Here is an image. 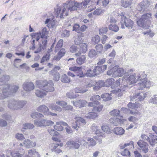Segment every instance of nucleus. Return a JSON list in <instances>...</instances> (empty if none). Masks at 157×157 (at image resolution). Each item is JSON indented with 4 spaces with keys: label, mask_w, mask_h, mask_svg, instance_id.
Wrapping results in <instances>:
<instances>
[{
    "label": "nucleus",
    "mask_w": 157,
    "mask_h": 157,
    "mask_svg": "<svg viewBox=\"0 0 157 157\" xmlns=\"http://www.w3.org/2000/svg\"><path fill=\"white\" fill-rule=\"evenodd\" d=\"M125 73V72L122 68H120L118 66H115L113 68L107 72V74L109 75H112V77L115 78L117 77H121Z\"/></svg>",
    "instance_id": "obj_6"
},
{
    "label": "nucleus",
    "mask_w": 157,
    "mask_h": 157,
    "mask_svg": "<svg viewBox=\"0 0 157 157\" xmlns=\"http://www.w3.org/2000/svg\"><path fill=\"white\" fill-rule=\"evenodd\" d=\"M48 34V32L47 31L46 28L45 27L42 30V33L39 32L37 33H35L34 35L32 36L33 38H36V41H37L39 40L40 36L42 38V41H43L44 40H47V39Z\"/></svg>",
    "instance_id": "obj_9"
},
{
    "label": "nucleus",
    "mask_w": 157,
    "mask_h": 157,
    "mask_svg": "<svg viewBox=\"0 0 157 157\" xmlns=\"http://www.w3.org/2000/svg\"><path fill=\"white\" fill-rule=\"evenodd\" d=\"M54 124V122L52 121L44 119V126H51Z\"/></svg>",
    "instance_id": "obj_51"
},
{
    "label": "nucleus",
    "mask_w": 157,
    "mask_h": 157,
    "mask_svg": "<svg viewBox=\"0 0 157 157\" xmlns=\"http://www.w3.org/2000/svg\"><path fill=\"white\" fill-rule=\"evenodd\" d=\"M35 82L38 87H43L47 94L48 92H52L54 90V85L52 81L48 82L46 80L37 81Z\"/></svg>",
    "instance_id": "obj_4"
},
{
    "label": "nucleus",
    "mask_w": 157,
    "mask_h": 157,
    "mask_svg": "<svg viewBox=\"0 0 157 157\" xmlns=\"http://www.w3.org/2000/svg\"><path fill=\"white\" fill-rule=\"evenodd\" d=\"M104 85L105 84L104 81H99L98 82H96L95 84V86L93 87V89L94 90H98Z\"/></svg>",
    "instance_id": "obj_35"
},
{
    "label": "nucleus",
    "mask_w": 157,
    "mask_h": 157,
    "mask_svg": "<svg viewBox=\"0 0 157 157\" xmlns=\"http://www.w3.org/2000/svg\"><path fill=\"white\" fill-rule=\"evenodd\" d=\"M22 154H21L17 151H8L6 157H22Z\"/></svg>",
    "instance_id": "obj_27"
},
{
    "label": "nucleus",
    "mask_w": 157,
    "mask_h": 157,
    "mask_svg": "<svg viewBox=\"0 0 157 157\" xmlns=\"http://www.w3.org/2000/svg\"><path fill=\"white\" fill-rule=\"evenodd\" d=\"M113 133L117 135L120 136L123 135L125 132L124 130L121 127H116L113 130Z\"/></svg>",
    "instance_id": "obj_24"
},
{
    "label": "nucleus",
    "mask_w": 157,
    "mask_h": 157,
    "mask_svg": "<svg viewBox=\"0 0 157 157\" xmlns=\"http://www.w3.org/2000/svg\"><path fill=\"white\" fill-rule=\"evenodd\" d=\"M49 73L51 75H54L53 80L56 81H58L60 78L59 73L55 70H53L49 72Z\"/></svg>",
    "instance_id": "obj_32"
},
{
    "label": "nucleus",
    "mask_w": 157,
    "mask_h": 157,
    "mask_svg": "<svg viewBox=\"0 0 157 157\" xmlns=\"http://www.w3.org/2000/svg\"><path fill=\"white\" fill-rule=\"evenodd\" d=\"M59 123V122H56V124L54 126V128L57 131H62L63 130V128L60 124H58Z\"/></svg>",
    "instance_id": "obj_54"
},
{
    "label": "nucleus",
    "mask_w": 157,
    "mask_h": 157,
    "mask_svg": "<svg viewBox=\"0 0 157 157\" xmlns=\"http://www.w3.org/2000/svg\"><path fill=\"white\" fill-rule=\"evenodd\" d=\"M63 40L62 39L60 40L58 42L55 49V52H56L62 46Z\"/></svg>",
    "instance_id": "obj_45"
},
{
    "label": "nucleus",
    "mask_w": 157,
    "mask_h": 157,
    "mask_svg": "<svg viewBox=\"0 0 157 157\" xmlns=\"http://www.w3.org/2000/svg\"><path fill=\"white\" fill-rule=\"evenodd\" d=\"M107 65L101 66H97L94 69L96 75L99 74L103 72L107 68Z\"/></svg>",
    "instance_id": "obj_22"
},
{
    "label": "nucleus",
    "mask_w": 157,
    "mask_h": 157,
    "mask_svg": "<svg viewBox=\"0 0 157 157\" xmlns=\"http://www.w3.org/2000/svg\"><path fill=\"white\" fill-rule=\"evenodd\" d=\"M111 94H115L118 96H121L122 94V91L120 89H117L111 91Z\"/></svg>",
    "instance_id": "obj_41"
},
{
    "label": "nucleus",
    "mask_w": 157,
    "mask_h": 157,
    "mask_svg": "<svg viewBox=\"0 0 157 157\" xmlns=\"http://www.w3.org/2000/svg\"><path fill=\"white\" fill-rule=\"evenodd\" d=\"M87 143H89L90 146H94L96 144V142L95 140L91 138H87Z\"/></svg>",
    "instance_id": "obj_58"
},
{
    "label": "nucleus",
    "mask_w": 157,
    "mask_h": 157,
    "mask_svg": "<svg viewBox=\"0 0 157 157\" xmlns=\"http://www.w3.org/2000/svg\"><path fill=\"white\" fill-rule=\"evenodd\" d=\"M67 2L70 12L76 10L77 8L80 9L83 7L82 4V2L80 3L77 2H74L71 1Z\"/></svg>",
    "instance_id": "obj_12"
},
{
    "label": "nucleus",
    "mask_w": 157,
    "mask_h": 157,
    "mask_svg": "<svg viewBox=\"0 0 157 157\" xmlns=\"http://www.w3.org/2000/svg\"><path fill=\"white\" fill-rule=\"evenodd\" d=\"M36 110L39 112L43 113L44 115H46L47 113L49 111L48 108L44 105L39 106Z\"/></svg>",
    "instance_id": "obj_25"
},
{
    "label": "nucleus",
    "mask_w": 157,
    "mask_h": 157,
    "mask_svg": "<svg viewBox=\"0 0 157 157\" xmlns=\"http://www.w3.org/2000/svg\"><path fill=\"white\" fill-rule=\"evenodd\" d=\"M125 146L128 147L127 149L129 150H131L134 148L133 142V141H130L129 143L124 144Z\"/></svg>",
    "instance_id": "obj_62"
},
{
    "label": "nucleus",
    "mask_w": 157,
    "mask_h": 157,
    "mask_svg": "<svg viewBox=\"0 0 157 157\" xmlns=\"http://www.w3.org/2000/svg\"><path fill=\"white\" fill-rule=\"evenodd\" d=\"M48 131L49 134L53 136H57L58 134V133L57 132L52 128H49L48 130Z\"/></svg>",
    "instance_id": "obj_59"
},
{
    "label": "nucleus",
    "mask_w": 157,
    "mask_h": 157,
    "mask_svg": "<svg viewBox=\"0 0 157 157\" xmlns=\"http://www.w3.org/2000/svg\"><path fill=\"white\" fill-rule=\"evenodd\" d=\"M77 76H79V77H82L85 76V74L83 73L82 71V67H80L76 72Z\"/></svg>",
    "instance_id": "obj_52"
},
{
    "label": "nucleus",
    "mask_w": 157,
    "mask_h": 157,
    "mask_svg": "<svg viewBox=\"0 0 157 157\" xmlns=\"http://www.w3.org/2000/svg\"><path fill=\"white\" fill-rule=\"evenodd\" d=\"M86 60V56L83 55L78 57L76 59L77 63L79 65H81L85 63Z\"/></svg>",
    "instance_id": "obj_34"
},
{
    "label": "nucleus",
    "mask_w": 157,
    "mask_h": 157,
    "mask_svg": "<svg viewBox=\"0 0 157 157\" xmlns=\"http://www.w3.org/2000/svg\"><path fill=\"white\" fill-rule=\"evenodd\" d=\"M103 46L101 44H98L95 46L96 50L98 53H101L103 51Z\"/></svg>",
    "instance_id": "obj_53"
},
{
    "label": "nucleus",
    "mask_w": 157,
    "mask_h": 157,
    "mask_svg": "<svg viewBox=\"0 0 157 157\" xmlns=\"http://www.w3.org/2000/svg\"><path fill=\"white\" fill-rule=\"evenodd\" d=\"M85 74V76H86L88 77H93L96 75V74L94 70H92L91 69L87 70Z\"/></svg>",
    "instance_id": "obj_39"
},
{
    "label": "nucleus",
    "mask_w": 157,
    "mask_h": 157,
    "mask_svg": "<svg viewBox=\"0 0 157 157\" xmlns=\"http://www.w3.org/2000/svg\"><path fill=\"white\" fill-rule=\"evenodd\" d=\"M120 111L119 110L114 109L110 111L109 113L110 114L113 116L116 117H120L119 114Z\"/></svg>",
    "instance_id": "obj_46"
},
{
    "label": "nucleus",
    "mask_w": 157,
    "mask_h": 157,
    "mask_svg": "<svg viewBox=\"0 0 157 157\" xmlns=\"http://www.w3.org/2000/svg\"><path fill=\"white\" fill-rule=\"evenodd\" d=\"M78 48L75 45H73L70 48V51L72 53H75L78 51Z\"/></svg>",
    "instance_id": "obj_64"
},
{
    "label": "nucleus",
    "mask_w": 157,
    "mask_h": 157,
    "mask_svg": "<svg viewBox=\"0 0 157 157\" xmlns=\"http://www.w3.org/2000/svg\"><path fill=\"white\" fill-rule=\"evenodd\" d=\"M39 89L35 90V95L38 98H43L46 96L47 94L43 87H39Z\"/></svg>",
    "instance_id": "obj_17"
},
{
    "label": "nucleus",
    "mask_w": 157,
    "mask_h": 157,
    "mask_svg": "<svg viewBox=\"0 0 157 157\" xmlns=\"http://www.w3.org/2000/svg\"><path fill=\"white\" fill-rule=\"evenodd\" d=\"M93 106L94 107V108L92 111L98 112H99L101 111L103 108V106L101 105H100L99 102L98 104H95L94 106Z\"/></svg>",
    "instance_id": "obj_42"
},
{
    "label": "nucleus",
    "mask_w": 157,
    "mask_h": 157,
    "mask_svg": "<svg viewBox=\"0 0 157 157\" xmlns=\"http://www.w3.org/2000/svg\"><path fill=\"white\" fill-rule=\"evenodd\" d=\"M101 129L104 132L108 133H110L111 130L109 126L107 124H103L101 126Z\"/></svg>",
    "instance_id": "obj_38"
},
{
    "label": "nucleus",
    "mask_w": 157,
    "mask_h": 157,
    "mask_svg": "<svg viewBox=\"0 0 157 157\" xmlns=\"http://www.w3.org/2000/svg\"><path fill=\"white\" fill-rule=\"evenodd\" d=\"M91 129L93 131L95 132V133L97 135V136H94L95 139L98 140L99 142L101 143L102 139L101 137H105V134L101 132L100 129H98L97 126L94 124L91 126Z\"/></svg>",
    "instance_id": "obj_10"
},
{
    "label": "nucleus",
    "mask_w": 157,
    "mask_h": 157,
    "mask_svg": "<svg viewBox=\"0 0 157 157\" xmlns=\"http://www.w3.org/2000/svg\"><path fill=\"white\" fill-rule=\"evenodd\" d=\"M151 85L150 81L146 78H144L138 83V88L139 90H142L145 88H149Z\"/></svg>",
    "instance_id": "obj_13"
},
{
    "label": "nucleus",
    "mask_w": 157,
    "mask_h": 157,
    "mask_svg": "<svg viewBox=\"0 0 157 157\" xmlns=\"http://www.w3.org/2000/svg\"><path fill=\"white\" fill-rule=\"evenodd\" d=\"M137 144L141 149L143 147L145 146L146 145H147V142L144 141L143 140H140L137 142Z\"/></svg>",
    "instance_id": "obj_61"
},
{
    "label": "nucleus",
    "mask_w": 157,
    "mask_h": 157,
    "mask_svg": "<svg viewBox=\"0 0 157 157\" xmlns=\"http://www.w3.org/2000/svg\"><path fill=\"white\" fill-rule=\"evenodd\" d=\"M34 124L37 127H44V119H36L34 121Z\"/></svg>",
    "instance_id": "obj_36"
},
{
    "label": "nucleus",
    "mask_w": 157,
    "mask_h": 157,
    "mask_svg": "<svg viewBox=\"0 0 157 157\" xmlns=\"http://www.w3.org/2000/svg\"><path fill=\"white\" fill-rule=\"evenodd\" d=\"M136 74L137 76V78L139 80L140 79L141 80L143 79V78H146L147 76L145 74L144 72V71H141L139 73H137Z\"/></svg>",
    "instance_id": "obj_50"
},
{
    "label": "nucleus",
    "mask_w": 157,
    "mask_h": 157,
    "mask_svg": "<svg viewBox=\"0 0 157 157\" xmlns=\"http://www.w3.org/2000/svg\"><path fill=\"white\" fill-rule=\"evenodd\" d=\"M61 81L63 83H67L70 82L71 80L70 78L66 74H64L62 76Z\"/></svg>",
    "instance_id": "obj_43"
},
{
    "label": "nucleus",
    "mask_w": 157,
    "mask_h": 157,
    "mask_svg": "<svg viewBox=\"0 0 157 157\" xmlns=\"http://www.w3.org/2000/svg\"><path fill=\"white\" fill-rule=\"evenodd\" d=\"M114 81V79L113 78L108 79L106 80L105 82H104L105 85L108 86L109 85H111L113 84Z\"/></svg>",
    "instance_id": "obj_55"
},
{
    "label": "nucleus",
    "mask_w": 157,
    "mask_h": 157,
    "mask_svg": "<svg viewBox=\"0 0 157 157\" xmlns=\"http://www.w3.org/2000/svg\"><path fill=\"white\" fill-rule=\"evenodd\" d=\"M67 96L70 99H74L76 98V95L72 91H70L67 93L66 94Z\"/></svg>",
    "instance_id": "obj_49"
},
{
    "label": "nucleus",
    "mask_w": 157,
    "mask_h": 157,
    "mask_svg": "<svg viewBox=\"0 0 157 157\" xmlns=\"http://www.w3.org/2000/svg\"><path fill=\"white\" fill-rule=\"evenodd\" d=\"M122 82H123V83L125 84L124 80L123 79V77L122 78H119L116 80L115 82H114L113 84L111 85V87L112 88H114L117 87L120 85L121 83H122Z\"/></svg>",
    "instance_id": "obj_31"
},
{
    "label": "nucleus",
    "mask_w": 157,
    "mask_h": 157,
    "mask_svg": "<svg viewBox=\"0 0 157 157\" xmlns=\"http://www.w3.org/2000/svg\"><path fill=\"white\" fill-rule=\"evenodd\" d=\"M122 15H121V28L124 29L125 26L129 29H132L133 26V22L130 19L127 18L124 16L122 13H121Z\"/></svg>",
    "instance_id": "obj_7"
},
{
    "label": "nucleus",
    "mask_w": 157,
    "mask_h": 157,
    "mask_svg": "<svg viewBox=\"0 0 157 157\" xmlns=\"http://www.w3.org/2000/svg\"><path fill=\"white\" fill-rule=\"evenodd\" d=\"M100 97L98 95H94L91 97L90 100V101H93L89 102V103L88 106H94L95 104H98L99 102L98 101L100 100Z\"/></svg>",
    "instance_id": "obj_18"
},
{
    "label": "nucleus",
    "mask_w": 157,
    "mask_h": 157,
    "mask_svg": "<svg viewBox=\"0 0 157 157\" xmlns=\"http://www.w3.org/2000/svg\"><path fill=\"white\" fill-rule=\"evenodd\" d=\"M71 102L74 106L79 108L84 106L87 104V102L86 101L82 100H78L75 101H71Z\"/></svg>",
    "instance_id": "obj_19"
},
{
    "label": "nucleus",
    "mask_w": 157,
    "mask_h": 157,
    "mask_svg": "<svg viewBox=\"0 0 157 157\" xmlns=\"http://www.w3.org/2000/svg\"><path fill=\"white\" fill-rule=\"evenodd\" d=\"M137 76L136 74L134 73L128 77L124 76L123 77V79L124 80L125 83H127L129 85L134 84L139 81V79L137 78Z\"/></svg>",
    "instance_id": "obj_11"
},
{
    "label": "nucleus",
    "mask_w": 157,
    "mask_h": 157,
    "mask_svg": "<svg viewBox=\"0 0 157 157\" xmlns=\"http://www.w3.org/2000/svg\"><path fill=\"white\" fill-rule=\"evenodd\" d=\"M25 101H18L14 99L9 100L8 102V107L13 110L21 109L26 104Z\"/></svg>",
    "instance_id": "obj_5"
},
{
    "label": "nucleus",
    "mask_w": 157,
    "mask_h": 157,
    "mask_svg": "<svg viewBox=\"0 0 157 157\" xmlns=\"http://www.w3.org/2000/svg\"><path fill=\"white\" fill-rule=\"evenodd\" d=\"M24 146L27 148H29L35 146L36 143L32 141H31L28 139H26L23 142Z\"/></svg>",
    "instance_id": "obj_26"
},
{
    "label": "nucleus",
    "mask_w": 157,
    "mask_h": 157,
    "mask_svg": "<svg viewBox=\"0 0 157 157\" xmlns=\"http://www.w3.org/2000/svg\"><path fill=\"white\" fill-rule=\"evenodd\" d=\"M149 136L150 137L149 144L151 146L154 145L155 144L157 143V136L154 135L151 133L150 134Z\"/></svg>",
    "instance_id": "obj_29"
},
{
    "label": "nucleus",
    "mask_w": 157,
    "mask_h": 157,
    "mask_svg": "<svg viewBox=\"0 0 157 157\" xmlns=\"http://www.w3.org/2000/svg\"><path fill=\"white\" fill-rule=\"evenodd\" d=\"M22 87L25 91L27 92H30L34 89L35 86L32 82H26L23 83Z\"/></svg>",
    "instance_id": "obj_16"
},
{
    "label": "nucleus",
    "mask_w": 157,
    "mask_h": 157,
    "mask_svg": "<svg viewBox=\"0 0 157 157\" xmlns=\"http://www.w3.org/2000/svg\"><path fill=\"white\" fill-rule=\"evenodd\" d=\"M56 105L54 104L50 105L49 106V108L51 109L61 112L62 110V108L57 105H59L64 108V107L67 105V103L63 101H57L56 102Z\"/></svg>",
    "instance_id": "obj_8"
},
{
    "label": "nucleus",
    "mask_w": 157,
    "mask_h": 157,
    "mask_svg": "<svg viewBox=\"0 0 157 157\" xmlns=\"http://www.w3.org/2000/svg\"><path fill=\"white\" fill-rule=\"evenodd\" d=\"M31 116L33 118H35L37 117H43L44 115L41 113L37 112H34L31 115Z\"/></svg>",
    "instance_id": "obj_48"
},
{
    "label": "nucleus",
    "mask_w": 157,
    "mask_h": 157,
    "mask_svg": "<svg viewBox=\"0 0 157 157\" xmlns=\"http://www.w3.org/2000/svg\"><path fill=\"white\" fill-rule=\"evenodd\" d=\"M108 31V28L106 27H103L100 28L99 30V33L100 35H102L106 33Z\"/></svg>",
    "instance_id": "obj_63"
},
{
    "label": "nucleus",
    "mask_w": 157,
    "mask_h": 157,
    "mask_svg": "<svg viewBox=\"0 0 157 157\" xmlns=\"http://www.w3.org/2000/svg\"><path fill=\"white\" fill-rule=\"evenodd\" d=\"M66 52V51L64 49H61L58 52L57 55L54 57L53 60L56 61L59 60L62 57L64 56Z\"/></svg>",
    "instance_id": "obj_21"
},
{
    "label": "nucleus",
    "mask_w": 157,
    "mask_h": 157,
    "mask_svg": "<svg viewBox=\"0 0 157 157\" xmlns=\"http://www.w3.org/2000/svg\"><path fill=\"white\" fill-rule=\"evenodd\" d=\"M47 40H42V43H39L38 46L36 47V50L34 52L35 53H38L42 50V49H44L46 47Z\"/></svg>",
    "instance_id": "obj_23"
},
{
    "label": "nucleus",
    "mask_w": 157,
    "mask_h": 157,
    "mask_svg": "<svg viewBox=\"0 0 157 157\" xmlns=\"http://www.w3.org/2000/svg\"><path fill=\"white\" fill-rule=\"evenodd\" d=\"M1 86L2 87H0V89H2L3 94L5 97H9L15 93L19 88L18 86H11L8 84H3Z\"/></svg>",
    "instance_id": "obj_3"
},
{
    "label": "nucleus",
    "mask_w": 157,
    "mask_h": 157,
    "mask_svg": "<svg viewBox=\"0 0 157 157\" xmlns=\"http://www.w3.org/2000/svg\"><path fill=\"white\" fill-rule=\"evenodd\" d=\"M28 155L26 157H39L40 155L38 152L35 149H33L29 150L28 151Z\"/></svg>",
    "instance_id": "obj_30"
},
{
    "label": "nucleus",
    "mask_w": 157,
    "mask_h": 157,
    "mask_svg": "<svg viewBox=\"0 0 157 157\" xmlns=\"http://www.w3.org/2000/svg\"><path fill=\"white\" fill-rule=\"evenodd\" d=\"M34 125L32 124L26 123L24 124L23 125V127L21 128V130L23 132L25 131V129H30L34 128Z\"/></svg>",
    "instance_id": "obj_33"
},
{
    "label": "nucleus",
    "mask_w": 157,
    "mask_h": 157,
    "mask_svg": "<svg viewBox=\"0 0 157 157\" xmlns=\"http://www.w3.org/2000/svg\"><path fill=\"white\" fill-rule=\"evenodd\" d=\"M10 78V77L7 75H5L3 76L0 78V82H5L8 81Z\"/></svg>",
    "instance_id": "obj_60"
},
{
    "label": "nucleus",
    "mask_w": 157,
    "mask_h": 157,
    "mask_svg": "<svg viewBox=\"0 0 157 157\" xmlns=\"http://www.w3.org/2000/svg\"><path fill=\"white\" fill-rule=\"evenodd\" d=\"M151 13H146L142 16L137 21V23L139 26L147 29L149 28L151 23Z\"/></svg>",
    "instance_id": "obj_2"
},
{
    "label": "nucleus",
    "mask_w": 157,
    "mask_h": 157,
    "mask_svg": "<svg viewBox=\"0 0 157 157\" xmlns=\"http://www.w3.org/2000/svg\"><path fill=\"white\" fill-rule=\"evenodd\" d=\"M151 3L148 0H143L137 6V9L139 11H143L148 7Z\"/></svg>",
    "instance_id": "obj_15"
},
{
    "label": "nucleus",
    "mask_w": 157,
    "mask_h": 157,
    "mask_svg": "<svg viewBox=\"0 0 157 157\" xmlns=\"http://www.w3.org/2000/svg\"><path fill=\"white\" fill-rule=\"evenodd\" d=\"M98 116L97 114L94 112H90L85 115V117L89 119H94Z\"/></svg>",
    "instance_id": "obj_37"
},
{
    "label": "nucleus",
    "mask_w": 157,
    "mask_h": 157,
    "mask_svg": "<svg viewBox=\"0 0 157 157\" xmlns=\"http://www.w3.org/2000/svg\"><path fill=\"white\" fill-rule=\"evenodd\" d=\"M80 47V51H78L77 53H76L75 55L76 56L80 55L82 53H85L87 51V45L85 43L81 44L79 45Z\"/></svg>",
    "instance_id": "obj_20"
},
{
    "label": "nucleus",
    "mask_w": 157,
    "mask_h": 157,
    "mask_svg": "<svg viewBox=\"0 0 157 157\" xmlns=\"http://www.w3.org/2000/svg\"><path fill=\"white\" fill-rule=\"evenodd\" d=\"M126 120L123 118V116H121L117 118L113 117L110 119V123L115 126H118L123 124Z\"/></svg>",
    "instance_id": "obj_14"
},
{
    "label": "nucleus",
    "mask_w": 157,
    "mask_h": 157,
    "mask_svg": "<svg viewBox=\"0 0 157 157\" xmlns=\"http://www.w3.org/2000/svg\"><path fill=\"white\" fill-rule=\"evenodd\" d=\"M75 91L76 93H79L81 94H83L87 91L88 90L86 89H84L82 87H76L75 89Z\"/></svg>",
    "instance_id": "obj_44"
},
{
    "label": "nucleus",
    "mask_w": 157,
    "mask_h": 157,
    "mask_svg": "<svg viewBox=\"0 0 157 157\" xmlns=\"http://www.w3.org/2000/svg\"><path fill=\"white\" fill-rule=\"evenodd\" d=\"M139 105V104L137 102H135V103H129L128 105V106L129 108L134 109L136 107H138Z\"/></svg>",
    "instance_id": "obj_57"
},
{
    "label": "nucleus",
    "mask_w": 157,
    "mask_h": 157,
    "mask_svg": "<svg viewBox=\"0 0 157 157\" xmlns=\"http://www.w3.org/2000/svg\"><path fill=\"white\" fill-rule=\"evenodd\" d=\"M91 40L94 43L98 44L100 41V38L98 36L95 35L92 37Z\"/></svg>",
    "instance_id": "obj_56"
},
{
    "label": "nucleus",
    "mask_w": 157,
    "mask_h": 157,
    "mask_svg": "<svg viewBox=\"0 0 157 157\" xmlns=\"http://www.w3.org/2000/svg\"><path fill=\"white\" fill-rule=\"evenodd\" d=\"M109 29L110 30H111L115 32H117L119 29V27L117 25L112 24L109 25Z\"/></svg>",
    "instance_id": "obj_40"
},
{
    "label": "nucleus",
    "mask_w": 157,
    "mask_h": 157,
    "mask_svg": "<svg viewBox=\"0 0 157 157\" xmlns=\"http://www.w3.org/2000/svg\"><path fill=\"white\" fill-rule=\"evenodd\" d=\"M69 11L67 2L61 6H57L55 8V14L57 17L60 18H63V16L68 15Z\"/></svg>",
    "instance_id": "obj_1"
},
{
    "label": "nucleus",
    "mask_w": 157,
    "mask_h": 157,
    "mask_svg": "<svg viewBox=\"0 0 157 157\" xmlns=\"http://www.w3.org/2000/svg\"><path fill=\"white\" fill-rule=\"evenodd\" d=\"M63 143H60L59 144H52L51 146V149L52 151L54 152V150H57V149H58L59 148H58V146H59L60 147H62L63 146Z\"/></svg>",
    "instance_id": "obj_47"
},
{
    "label": "nucleus",
    "mask_w": 157,
    "mask_h": 157,
    "mask_svg": "<svg viewBox=\"0 0 157 157\" xmlns=\"http://www.w3.org/2000/svg\"><path fill=\"white\" fill-rule=\"evenodd\" d=\"M148 93H140L137 94L135 96H134V98H137L136 100H138L139 101H142L145 98L147 97Z\"/></svg>",
    "instance_id": "obj_28"
}]
</instances>
